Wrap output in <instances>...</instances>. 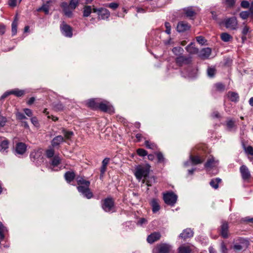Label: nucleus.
Masks as SVG:
<instances>
[{
    "instance_id": "72a5a7b5",
    "label": "nucleus",
    "mask_w": 253,
    "mask_h": 253,
    "mask_svg": "<svg viewBox=\"0 0 253 253\" xmlns=\"http://www.w3.org/2000/svg\"><path fill=\"white\" fill-rule=\"evenodd\" d=\"M221 182V179L219 178H213L210 182V185L215 189L218 188V184Z\"/></svg>"
},
{
    "instance_id": "680f3d73",
    "label": "nucleus",
    "mask_w": 253,
    "mask_h": 253,
    "mask_svg": "<svg viewBox=\"0 0 253 253\" xmlns=\"http://www.w3.org/2000/svg\"><path fill=\"white\" fill-rule=\"evenodd\" d=\"M31 123L33 124V125L35 126H38L39 125V123L38 120L36 117H32L31 118Z\"/></svg>"
},
{
    "instance_id": "f704fd0d",
    "label": "nucleus",
    "mask_w": 253,
    "mask_h": 253,
    "mask_svg": "<svg viewBox=\"0 0 253 253\" xmlns=\"http://www.w3.org/2000/svg\"><path fill=\"white\" fill-rule=\"evenodd\" d=\"M98 109H99L102 111L104 112H109L111 108L109 106H108L107 104L99 102L98 104Z\"/></svg>"
},
{
    "instance_id": "bf43d9fd",
    "label": "nucleus",
    "mask_w": 253,
    "mask_h": 253,
    "mask_svg": "<svg viewBox=\"0 0 253 253\" xmlns=\"http://www.w3.org/2000/svg\"><path fill=\"white\" fill-rule=\"evenodd\" d=\"M196 41L199 43H200L202 45L204 44L205 43V42H206V40H205L204 37H203V36H201L197 37Z\"/></svg>"
},
{
    "instance_id": "a19ab883",
    "label": "nucleus",
    "mask_w": 253,
    "mask_h": 253,
    "mask_svg": "<svg viewBox=\"0 0 253 253\" xmlns=\"http://www.w3.org/2000/svg\"><path fill=\"white\" fill-rule=\"evenodd\" d=\"M49 1H47L46 3L43 4L41 7L37 9L38 11H43L45 14H48L49 13V6L47 4Z\"/></svg>"
},
{
    "instance_id": "c9c22d12",
    "label": "nucleus",
    "mask_w": 253,
    "mask_h": 253,
    "mask_svg": "<svg viewBox=\"0 0 253 253\" xmlns=\"http://www.w3.org/2000/svg\"><path fill=\"white\" fill-rule=\"evenodd\" d=\"M92 12V8L90 5H85L83 8V16L88 17Z\"/></svg>"
},
{
    "instance_id": "4be33fe9",
    "label": "nucleus",
    "mask_w": 253,
    "mask_h": 253,
    "mask_svg": "<svg viewBox=\"0 0 253 253\" xmlns=\"http://www.w3.org/2000/svg\"><path fill=\"white\" fill-rule=\"evenodd\" d=\"M226 129L229 131H236L237 127L235 121L232 119H229L226 121Z\"/></svg>"
},
{
    "instance_id": "4468645a",
    "label": "nucleus",
    "mask_w": 253,
    "mask_h": 253,
    "mask_svg": "<svg viewBox=\"0 0 253 253\" xmlns=\"http://www.w3.org/2000/svg\"><path fill=\"white\" fill-rule=\"evenodd\" d=\"M211 53V49L210 47L202 48L198 52V56L202 59H206L209 58Z\"/></svg>"
},
{
    "instance_id": "393cba45",
    "label": "nucleus",
    "mask_w": 253,
    "mask_h": 253,
    "mask_svg": "<svg viewBox=\"0 0 253 253\" xmlns=\"http://www.w3.org/2000/svg\"><path fill=\"white\" fill-rule=\"evenodd\" d=\"M227 97L232 102H237L239 100V96L236 92L229 91L227 93Z\"/></svg>"
},
{
    "instance_id": "58836bf2",
    "label": "nucleus",
    "mask_w": 253,
    "mask_h": 253,
    "mask_svg": "<svg viewBox=\"0 0 253 253\" xmlns=\"http://www.w3.org/2000/svg\"><path fill=\"white\" fill-rule=\"evenodd\" d=\"M9 145V141L8 140L4 139H3L0 143V151H4L8 149Z\"/></svg>"
},
{
    "instance_id": "20e7f679",
    "label": "nucleus",
    "mask_w": 253,
    "mask_h": 253,
    "mask_svg": "<svg viewBox=\"0 0 253 253\" xmlns=\"http://www.w3.org/2000/svg\"><path fill=\"white\" fill-rule=\"evenodd\" d=\"M172 247L169 244L161 243L157 245L153 249V253H170Z\"/></svg>"
},
{
    "instance_id": "0eeeda50",
    "label": "nucleus",
    "mask_w": 253,
    "mask_h": 253,
    "mask_svg": "<svg viewBox=\"0 0 253 253\" xmlns=\"http://www.w3.org/2000/svg\"><path fill=\"white\" fill-rule=\"evenodd\" d=\"M60 29L62 34L66 37L71 38L73 36L72 28L65 22H63L60 25Z\"/></svg>"
},
{
    "instance_id": "c85d7f7f",
    "label": "nucleus",
    "mask_w": 253,
    "mask_h": 253,
    "mask_svg": "<svg viewBox=\"0 0 253 253\" xmlns=\"http://www.w3.org/2000/svg\"><path fill=\"white\" fill-rule=\"evenodd\" d=\"M8 232V230L1 222L0 221V239L1 240L5 239V235Z\"/></svg>"
},
{
    "instance_id": "aec40b11",
    "label": "nucleus",
    "mask_w": 253,
    "mask_h": 253,
    "mask_svg": "<svg viewBox=\"0 0 253 253\" xmlns=\"http://www.w3.org/2000/svg\"><path fill=\"white\" fill-rule=\"evenodd\" d=\"M64 141V137L59 135L55 136L51 141V144L53 148L59 146L61 143Z\"/></svg>"
},
{
    "instance_id": "c756f323",
    "label": "nucleus",
    "mask_w": 253,
    "mask_h": 253,
    "mask_svg": "<svg viewBox=\"0 0 253 253\" xmlns=\"http://www.w3.org/2000/svg\"><path fill=\"white\" fill-rule=\"evenodd\" d=\"M61 162V159L59 156L57 155H55L52 159L51 162L50 163V166L53 168L58 166Z\"/></svg>"
},
{
    "instance_id": "4c0bfd02",
    "label": "nucleus",
    "mask_w": 253,
    "mask_h": 253,
    "mask_svg": "<svg viewBox=\"0 0 253 253\" xmlns=\"http://www.w3.org/2000/svg\"><path fill=\"white\" fill-rule=\"evenodd\" d=\"M221 40L224 42H228L232 40V37L227 33H222L220 35Z\"/></svg>"
},
{
    "instance_id": "b1692460",
    "label": "nucleus",
    "mask_w": 253,
    "mask_h": 253,
    "mask_svg": "<svg viewBox=\"0 0 253 253\" xmlns=\"http://www.w3.org/2000/svg\"><path fill=\"white\" fill-rule=\"evenodd\" d=\"M218 163V161L215 160L213 156L209 158L207 162L205 164V168L207 169H211L214 167L216 163Z\"/></svg>"
},
{
    "instance_id": "603ef678",
    "label": "nucleus",
    "mask_w": 253,
    "mask_h": 253,
    "mask_svg": "<svg viewBox=\"0 0 253 253\" xmlns=\"http://www.w3.org/2000/svg\"><path fill=\"white\" fill-rule=\"evenodd\" d=\"M145 145L147 148L152 150H154L156 147V145L154 143H151L148 140H146L145 141Z\"/></svg>"
},
{
    "instance_id": "473e14b6",
    "label": "nucleus",
    "mask_w": 253,
    "mask_h": 253,
    "mask_svg": "<svg viewBox=\"0 0 253 253\" xmlns=\"http://www.w3.org/2000/svg\"><path fill=\"white\" fill-rule=\"evenodd\" d=\"M213 87L215 91L223 92L225 89V86L221 83H217L214 84Z\"/></svg>"
},
{
    "instance_id": "13d9d810",
    "label": "nucleus",
    "mask_w": 253,
    "mask_h": 253,
    "mask_svg": "<svg viewBox=\"0 0 253 253\" xmlns=\"http://www.w3.org/2000/svg\"><path fill=\"white\" fill-rule=\"evenodd\" d=\"M241 6L243 8H250L251 5L249 1L243 0L241 3Z\"/></svg>"
},
{
    "instance_id": "0e129e2a",
    "label": "nucleus",
    "mask_w": 253,
    "mask_h": 253,
    "mask_svg": "<svg viewBox=\"0 0 253 253\" xmlns=\"http://www.w3.org/2000/svg\"><path fill=\"white\" fill-rule=\"evenodd\" d=\"M25 114L28 116V117H32L33 116V112L32 111L28 108H25L23 110Z\"/></svg>"
},
{
    "instance_id": "5fc2aeb1",
    "label": "nucleus",
    "mask_w": 253,
    "mask_h": 253,
    "mask_svg": "<svg viewBox=\"0 0 253 253\" xmlns=\"http://www.w3.org/2000/svg\"><path fill=\"white\" fill-rule=\"evenodd\" d=\"M225 3L229 7H233L236 3V0H224Z\"/></svg>"
},
{
    "instance_id": "e2e57ef3",
    "label": "nucleus",
    "mask_w": 253,
    "mask_h": 253,
    "mask_svg": "<svg viewBox=\"0 0 253 253\" xmlns=\"http://www.w3.org/2000/svg\"><path fill=\"white\" fill-rule=\"evenodd\" d=\"M119 6V4L116 2H111L108 4V7L115 10L117 9Z\"/></svg>"
},
{
    "instance_id": "f257e3e1",
    "label": "nucleus",
    "mask_w": 253,
    "mask_h": 253,
    "mask_svg": "<svg viewBox=\"0 0 253 253\" xmlns=\"http://www.w3.org/2000/svg\"><path fill=\"white\" fill-rule=\"evenodd\" d=\"M78 186L77 189L78 191L81 193L84 197L89 199L93 197V194L90 191L89 188L90 185V181L85 180L84 177L78 176L76 178Z\"/></svg>"
},
{
    "instance_id": "3c124183",
    "label": "nucleus",
    "mask_w": 253,
    "mask_h": 253,
    "mask_svg": "<svg viewBox=\"0 0 253 253\" xmlns=\"http://www.w3.org/2000/svg\"><path fill=\"white\" fill-rule=\"evenodd\" d=\"M244 150L245 152L248 154L250 155L251 156H253V147L251 146H248V147H246L245 146H244Z\"/></svg>"
},
{
    "instance_id": "bb28decb",
    "label": "nucleus",
    "mask_w": 253,
    "mask_h": 253,
    "mask_svg": "<svg viewBox=\"0 0 253 253\" xmlns=\"http://www.w3.org/2000/svg\"><path fill=\"white\" fill-rule=\"evenodd\" d=\"M185 49L190 54H197L199 52V49L194 46L193 42H191L188 44L185 47Z\"/></svg>"
},
{
    "instance_id": "a18cd8bd",
    "label": "nucleus",
    "mask_w": 253,
    "mask_h": 253,
    "mask_svg": "<svg viewBox=\"0 0 253 253\" xmlns=\"http://www.w3.org/2000/svg\"><path fill=\"white\" fill-rule=\"evenodd\" d=\"M10 93L11 94H14L17 97H21L23 95L24 92L22 90L15 89L10 90Z\"/></svg>"
},
{
    "instance_id": "a211bd4d",
    "label": "nucleus",
    "mask_w": 253,
    "mask_h": 253,
    "mask_svg": "<svg viewBox=\"0 0 253 253\" xmlns=\"http://www.w3.org/2000/svg\"><path fill=\"white\" fill-rule=\"evenodd\" d=\"M150 205L152 207V210L153 213H156L160 209L159 200L157 199H152L150 202Z\"/></svg>"
},
{
    "instance_id": "e433bc0d",
    "label": "nucleus",
    "mask_w": 253,
    "mask_h": 253,
    "mask_svg": "<svg viewBox=\"0 0 253 253\" xmlns=\"http://www.w3.org/2000/svg\"><path fill=\"white\" fill-rule=\"evenodd\" d=\"M61 132L64 135L65 138L67 139H70L74 135L73 131L67 130L64 128H61Z\"/></svg>"
},
{
    "instance_id": "37998d69",
    "label": "nucleus",
    "mask_w": 253,
    "mask_h": 253,
    "mask_svg": "<svg viewBox=\"0 0 253 253\" xmlns=\"http://www.w3.org/2000/svg\"><path fill=\"white\" fill-rule=\"evenodd\" d=\"M53 107L54 109L56 111H62L64 108V106L61 102H58L57 103H53Z\"/></svg>"
},
{
    "instance_id": "49530a36",
    "label": "nucleus",
    "mask_w": 253,
    "mask_h": 253,
    "mask_svg": "<svg viewBox=\"0 0 253 253\" xmlns=\"http://www.w3.org/2000/svg\"><path fill=\"white\" fill-rule=\"evenodd\" d=\"M45 155L47 158H53L54 155V150L53 148H50L46 150Z\"/></svg>"
},
{
    "instance_id": "39448f33",
    "label": "nucleus",
    "mask_w": 253,
    "mask_h": 253,
    "mask_svg": "<svg viewBox=\"0 0 253 253\" xmlns=\"http://www.w3.org/2000/svg\"><path fill=\"white\" fill-rule=\"evenodd\" d=\"M163 199L166 204L173 206L177 201V196L173 192H170L164 194Z\"/></svg>"
},
{
    "instance_id": "412c9836",
    "label": "nucleus",
    "mask_w": 253,
    "mask_h": 253,
    "mask_svg": "<svg viewBox=\"0 0 253 253\" xmlns=\"http://www.w3.org/2000/svg\"><path fill=\"white\" fill-rule=\"evenodd\" d=\"M194 234L193 231L190 228L184 229L182 233L179 235V237L185 240L188 238L193 237Z\"/></svg>"
},
{
    "instance_id": "423d86ee",
    "label": "nucleus",
    "mask_w": 253,
    "mask_h": 253,
    "mask_svg": "<svg viewBox=\"0 0 253 253\" xmlns=\"http://www.w3.org/2000/svg\"><path fill=\"white\" fill-rule=\"evenodd\" d=\"M115 206V202L112 198H105L102 201V208L106 212H110Z\"/></svg>"
},
{
    "instance_id": "1a4fd4ad",
    "label": "nucleus",
    "mask_w": 253,
    "mask_h": 253,
    "mask_svg": "<svg viewBox=\"0 0 253 253\" xmlns=\"http://www.w3.org/2000/svg\"><path fill=\"white\" fill-rule=\"evenodd\" d=\"M224 24L227 28L231 30H236L238 25L237 18L236 17L228 18L225 20Z\"/></svg>"
},
{
    "instance_id": "9b49d317",
    "label": "nucleus",
    "mask_w": 253,
    "mask_h": 253,
    "mask_svg": "<svg viewBox=\"0 0 253 253\" xmlns=\"http://www.w3.org/2000/svg\"><path fill=\"white\" fill-rule=\"evenodd\" d=\"M191 25L186 21H181L177 23L176 30L179 33H183L190 30Z\"/></svg>"
},
{
    "instance_id": "69168bd1",
    "label": "nucleus",
    "mask_w": 253,
    "mask_h": 253,
    "mask_svg": "<svg viewBox=\"0 0 253 253\" xmlns=\"http://www.w3.org/2000/svg\"><path fill=\"white\" fill-rule=\"evenodd\" d=\"M16 115L17 119L19 120H22L27 119V118L25 116V115L20 112H18Z\"/></svg>"
},
{
    "instance_id": "9d476101",
    "label": "nucleus",
    "mask_w": 253,
    "mask_h": 253,
    "mask_svg": "<svg viewBox=\"0 0 253 253\" xmlns=\"http://www.w3.org/2000/svg\"><path fill=\"white\" fill-rule=\"evenodd\" d=\"M240 172L243 180L248 181L251 177L250 171L246 165H242L240 168Z\"/></svg>"
},
{
    "instance_id": "864d4df0",
    "label": "nucleus",
    "mask_w": 253,
    "mask_h": 253,
    "mask_svg": "<svg viewBox=\"0 0 253 253\" xmlns=\"http://www.w3.org/2000/svg\"><path fill=\"white\" fill-rule=\"evenodd\" d=\"M183 50V48L180 46L174 47L172 49V52L175 55H178V54L181 53Z\"/></svg>"
},
{
    "instance_id": "ddd939ff",
    "label": "nucleus",
    "mask_w": 253,
    "mask_h": 253,
    "mask_svg": "<svg viewBox=\"0 0 253 253\" xmlns=\"http://www.w3.org/2000/svg\"><path fill=\"white\" fill-rule=\"evenodd\" d=\"M27 145L23 142H18L15 146V153L18 155H23L27 150Z\"/></svg>"
},
{
    "instance_id": "2eb2a0df",
    "label": "nucleus",
    "mask_w": 253,
    "mask_h": 253,
    "mask_svg": "<svg viewBox=\"0 0 253 253\" xmlns=\"http://www.w3.org/2000/svg\"><path fill=\"white\" fill-rule=\"evenodd\" d=\"M182 10L185 16L190 19H193V17L196 15V10L193 6L185 7Z\"/></svg>"
},
{
    "instance_id": "4d7b16f0",
    "label": "nucleus",
    "mask_w": 253,
    "mask_h": 253,
    "mask_svg": "<svg viewBox=\"0 0 253 253\" xmlns=\"http://www.w3.org/2000/svg\"><path fill=\"white\" fill-rule=\"evenodd\" d=\"M158 162V163H162L164 161V157L162 153L159 152L156 153Z\"/></svg>"
},
{
    "instance_id": "c03bdc74",
    "label": "nucleus",
    "mask_w": 253,
    "mask_h": 253,
    "mask_svg": "<svg viewBox=\"0 0 253 253\" xmlns=\"http://www.w3.org/2000/svg\"><path fill=\"white\" fill-rule=\"evenodd\" d=\"M79 0H70L69 6L70 9L74 10L78 6Z\"/></svg>"
},
{
    "instance_id": "de8ad7c7",
    "label": "nucleus",
    "mask_w": 253,
    "mask_h": 253,
    "mask_svg": "<svg viewBox=\"0 0 253 253\" xmlns=\"http://www.w3.org/2000/svg\"><path fill=\"white\" fill-rule=\"evenodd\" d=\"M239 16L243 20L247 19L250 16V10L241 12L239 14Z\"/></svg>"
},
{
    "instance_id": "79ce46f5",
    "label": "nucleus",
    "mask_w": 253,
    "mask_h": 253,
    "mask_svg": "<svg viewBox=\"0 0 253 253\" xmlns=\"http://www.w3.org/2000/svg\"><path fill=\"white\" fill-rule=\"evenodd\" d=\"M191 250L188 246H181L178 248V253H191Z\"/></svg>"
},
{
    "instance_id": "338daca9",
    "label": "nucleus",
    "mask_w": 253,
    "mask_h": 253,
    "mask_svg": "<svg viewBox=\"0 0 253 253\" xmlns=\"http://www.w3.org/2000/svg\"><path fill=\"white\" fill-rule=\"evenodd\" d=\"M17 0H8V4L9 6L14 7L16 5Z\"/></svg>"
},
{
    "instance_id": "09e8293b",
    "label": "nucleus",
    "mask_w": 253,
    "mask_h": 253,
    "mask_svg": "<svg viewBox=\"0 0 253 253\" xmlns=\"http://www.w3.org/2000/svg\"><path fill=\"white\" fill-rule=\"evenodd\" d=\"M220 251L221 253H228V249L223 241L220 244Z\"/></svg>"
},
{
    "instance_id": "774afa93",
    "label": "nucleus",
    "mask_w": 253,
    "mask_h": 253,
    "mask_svg": "<svg viewBox=\"0 0 253 253\" xmlns=\"http://www.w3.org/2000/svg\"><path fill=\"white\" fill-rule=\"evenodd\" d=\"M249 32V27L247 26H245L242 30V34L243 35H247Z\"/></svg>"
},
{
    "instance_id": "dca6fc26",
    "label": "nucleus",
    "mask_w": 253,
    "mask_h": 253,
    "mask_svg": "<svg viewBox=\"0 0 253 253\" xmlns=\"http://www.w3.org/2000/svg\"><path fill=\"white\" fill-rule=\"evenodd\" d=\"M161 237V235L159 232H154L148 236L147 241L149 243L152 244L158 241Z\"/></svg>"
},
{
    "instance_id": "6e6552de",
    "label": "nucleus",
    "mask_w": 253,
    "mask_h": 253,
    "mask_svg": "<svg viewBox=\"0 0 253 253\" xmlns=\"http://www.w3.org/2000/svg\"><path fill=\"white\" fill-rule=\"evenodd\" d=\"M191 62L192 58L190 56L186 57L184 55H181L175 59L176 64L180 67L184 65H189L191 63Z\"/></svg>"
},
{
    "instance_id": "7c9ffc66",
    "label": "nucleus",
    "mask_w": 253,
    "mask_h": 253,
    "mask_svg": "<svg viewBox=\"0 0 253 253\" xmlns=\"http://www.w3.org/2000/svg\"><path fill=\"white\" fill-rule=\"evenodd\" d=\"M190 159L193 165H198L202 164L204 162V160L201 159L198 156H190Z\"/></svg>"
},
{
    "instance_id": "ea45409f",
    "label": "nucleus",
    "mask_w": 253,
    "mask_h": 253,
    "mask_svg": "<svg viewBox=\"0 0 253 253\" xmlns=\"http://www.w3.org/2000/svg\"><path fill=\"white\" fill-rule=\"evenodd\" d=\"M216 73V69L214 67H209L207 69L208 76L211 78H213Z\"/></svg>"
},
{
    "instance_id": "5701e85b",
    "label": "nucleus",
    "mask_w": 253,
    "mask_h": 253,
    "mask_svg": "<svg viewBox=\"0 0 253 253\" xmlns=\"http://www.w3.org/2000/svg\"><path fill=\"white\" fill-rule=\"evenodd\" d=\"M99 103V101L97 99H90L87 101V105L88 107L96 110L98 109Z\"/></svg>"
},
{
    "instance_id": "a878e982",
    "label": "nucleus",
    "mask_w": 253,
    "mask_h": 253,
    "mask_svg": "<svg viewBox=\"0 0 253 253\" xmlns=\"http://www.w3.org/2000/svg\"><path fill=\"white\" fill-rule=\"evenodd\" d=\"M64 177L68 183H70L75 178L76 174L74 171H68L64 174Z\"/></svg>"
},
{
    "instance_id": "f3484780",
    "label": "nucleus",
    "mask_w": 253,
    "mask_h": 253,
    "mask_svg": "<svg viewBox=\"0 0 253 253\" xmlns=\"http://www.w3.org/2000/svg\"><path fill=\"white\" fill-rule=\"evenodd\" d=\"M61 7L66 16L71 17L73 15L72 11L70 10V6L66 2H62L60 4Z\"/></svg>"
},
{
    "instance_id": "2f4dec72",
    "label": "nucleus",
    "mask_w": 253,
    "mask_h": 253,
    "mask_svg": "<svg viewBox=\"0 0 253 253\" xmlns=\"http://www.w3.org/2000/svg\"><path fill=\"white\" fill-rule=\"evenodd\" d=\"M17 25L18 18L17 16H16L11 24V32L12 36H14L17 33Z\"/></svg>"
},
{
    "instance_id": "052dcab7",
    "label": "nucleus",
    "mask_w": 253,
    "mask_h": 253,
    "mask_svg": "<svg viewBox=\"0 0 253 253\" xmlns=\"http://www.w3.org/2000/svg\"><path fill=\"white\" fill-rule=\"evenodd\" d=\"M165 26L166 28V33L169 35L170 34L171 26L169 22H165Z\"/></svg>"
},
{
    "instance_id": "f03ea898",
    "label": "nucleus",
    "mask_w": 253,
    "mask_h": 253,
    "mask_svg": "<svg viewBox=\"0 0 253 253\" xmlns=\"http://www.w3.org/2000/svg\"><path fill=\"white\" fill-rule=\"evenodd\" d=\"M150 166L148 164L139 165L135 167L134 175L136 179L140 180L143 177L146 179L150 172Z\"/></svg>"
},
{
    "instance_id": "f8f14e48",
    "label": "nucleus",
    "mask_w": 253,
    "mask_h": 253,
    "mask_svg": "<svg viewBox=\"0 0 253 253\" xmlns=\"http://www.w3.org/2000/svg\"><path fill=\"white\" fill-rule=\"evenodd\" d=\"M249 245V242L245 240H241L239 243H236L233 246V250L238 252L246 249Z\"/></svg>"
},
{
    "instance_id": "cd10ccee",
    "label": "nucleus",
    "mask_w": 253,
    "mask_h": 253,
    "mask_svg": "<svg viewBox=\"0 0 253 253\" xmlns=\"http://www.w3.org/2000/svg\"><path fill=\"white\" fill-rule=\"evenodd\" d=\"M98 16L102 19L108 18L110 16V12L106 8H100Z\"/></svg>"
},
{
    "instance_id": "8fccbe9b",
    "label": "nucleus",
    "mask_w": 253,
    "mask_h": 253,
    "mask_svg": "<svg viewBox=\"0 0 253 253\" xmlns=\"http://www.w3.org/2000/svg\"><path fill=\"white\" fill-rule=\"evenodd\" d=\"M137 154L140 157H144L148 155L147 151L142 148H139L136 150Z\"/></svg>"
},
{
    "instance_id": "7ed1b4c3",
    "label": "nucleus",
    "mask_w": 253,
    "mask_h": 253,
    "mask_svg": "<svg viewBox=\"0 0 253 253\" xmlns=\"http://www.w3.org/2000/svg\"><path fill=\"white\" fill-rule=\"evenodd\" d=\"M30 158L34 164L39 166L43 162V157L42 152L40 150H34L30 155Z\"/></svg>"
},
{
    "instance_id": "6ab92c4d",
    "label": "nucleus",
    "mask_w": 253,
    "mask_h": 253,
    "mask_svg": "<svg viewBox=\"0 0 253 253\" xmlns=\"http://www.w3.org/2000/svg\"><path fill=\"white\" fill-rule=\"evenodd\" d=\"M228 229L229 226L227 222H223L221 225L220 235L223 238L226 239L228 237Z\"/></svg>"
},
{
    "instance_id": "6e6d98bb",
    "label": "nucleus",
    "mask_w": 253,
    "mask_h": 253,
    "mask_svg": "<svg viewBox=\"0 0 253 253\" xmlns=\"http://www.w3.org/2000/svg\"><path fill=\"white\" fill-rule=\"evenodd\" d=\"M7 119L0 114V129L5 125Z\"/></svg>"
}]
</instances>
